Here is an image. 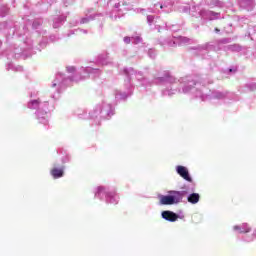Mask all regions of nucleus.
I'll list each match as a JSON object with an SVG mask.
<instances>
[{"label": "nucleus", "mask_w": 256, "mask_h": 256, "mask_svg": "<svg viewBox=\"0 0 256 256\" xmlns=\"http://www.w3.org/2000/svg\"><path fill=\"white\" fill-rule=\"evenodd\" d=\"M169 195L173 199L174 205H177V203H181L183 197L187 195V191H170Z\"/></svg>", "instance_id": "f257e3e1"}, {"label": "nucleus", "mask_w": 256, "mask_h": 256, "mask_svg": "<svg viewBox=\"0 0 256 256\" xmlns=\"http://www.w3.org/2000/svg\"><path fill=\"white\" fill-rule=\"evenodd\" d=\"M176 171H177L178 175H180V177H182V179H185V181H188L189 183H191V181H193L191 176H189V170H187V167L177 166Z\"/></svg>", "instance_id": "f03ea898"}, {"label": "nucleus", "mask_w": 256, "mask_h": 256, "mask_svg": "<svg viewBox=\"0 0 256 256\" xmlns=\"http://www.w3.org/2000/svg\"><path fill=\"white\" fill-rule=\"evenodd\" d=\"M162 218L166 221H170V223H175V221L179 219V215H177L175 212L167 210L162 212Z\"/></svg>", "instance_id": "7ed1b4c3"}, {"label": "nucleus", "mask_w": 256, "mask_h": 256, "mask_svg": "<svg viewBox=\"0 0 256 256\" xmlns=\"http://www.w3.org/2000/svg\"><path fill=\"white\" fill-rule=\"evenodd\" d=\"M160 199V205H175L174 204V201H173V198L171 197V194L170 195H161L159 197Z\"/></svg>", "instance_id": "20e7f679"}, {"label": "nucleus", "mask_w": 256, "mask_h": 256, "mask_svg": "<svg viewBox=\"0 0 256 256\" xmlns=\"http://www.w3.org/2000/svg\"><path fill=\"white\" fill-rule=\"evenodd\" d=\"M200 199L201 196L198 193H192L188 196L187 201L188 203H192V205H195L196 203H199Z\"/></svg>", "instance_id": "39448f33"}, {"label": "nucleus", "mask_w": 256, "mask_h": 256, "mask_svg": "<svg viewBox=\"0 0 256 256\" xmlns=\"http://www.w3.org/2000/svg\"><path fill=\"white\" fill-rule=\"evenodd\" d=\"M234 231H239V233H249L251 228L247 224H242L241 226H234Z\"/></svg>", "instance_id": "423d86ee"}, {"label": "nucleus", "mask_w": 256, "mask_h": 256, "mask_svg": "<svg viewBox=\"0 0 256 256\" xmlns=\"http://www.w3.org/2000/svg\"><path fill=\"white\" fill-rule=\"evenodd\" d=\"M51 175H52V177H54V179H59L60 177H63V175H64L63 169L53 168L51 170Z\"/></svg>", "instance_id": "0eeeda50"}, {"label": "nucleus", "mask_w": 256, "mask_h": 256, "mask_svg": "<svg viewBox=\"0 0 256 256\" xmlns=\"http://www.w3.org/2000/svg\"><path fill=\"white\" fill-rule=\"evenodd\" d=\"M124 43H127V44L131 43V38L125 37L124 38Z\"/></svg>", "instance_id": "6e6552de"}, {"label": "nucleus", "mask_w": 256, "mask_h": 256, "mask_svg": "<svg viewBox=\"0 0 256 256\" xmlns=\"http://www.w3.org/2000/svg\"><path fill=\"white\" fill-rule=\"evenodd\" d=\"M38 103H39V101H37V100L32 101V105H35V104L37 105Z\"/></svg>", "instance_id": "1a4fd4ad"}, {"label": "nucleus", "mask_w": 256, "mask_h": 256, "mask_svg": "<svg viewBox=\"0 0 256 256\" xmlns=\"http://www.w3.org/2000/svg\"><path fill=\"white\" fill-rule=\"evenodd\" d=\"M215 31H216V33H219L220 30H219V28H215Z\"/></svg>", "instance_id": "9d476101"}, {"label": "nucleus", "mask_w": 256, "mask_h": 256, "mask_svg": "<svg viewBox=\"0 0 256 256\" xmlns=\"http://www.w3.org/2000/svg\"><path fill=\"white\" fill-rule=\"evenodd\" d=\"M229 72L232 73V72H233V69H230Z\"/></svg>", "instance_id": "9b49d317"}]
</instances>
